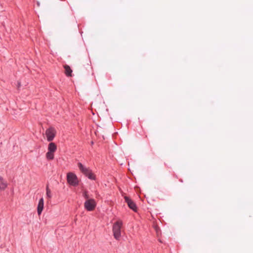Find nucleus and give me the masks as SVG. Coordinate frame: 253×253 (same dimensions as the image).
<instances>
[{
    "mask_svg": "<svg viewBox=\"0 0 253 253\" xmlns=\"http://www.w3.org/2000/svg\"><path fill=\"white\" fill-rule=\"evenodd\" d=\"M123 225V222L121 220L115 222L113 226V232L114 238L118 240L121 237V229Z\"/></svg>",
    "mask_w": 253,
    "mask_h": 253,
    "instance_id": "obj_1",
    "label": "nucleus"
},
{
    "mask_svg": "<svg viewBox=\"0 0 253 253\" xmlns=\"http://www.w3.org/2000/svg\"><path fill=\"white\" fill-rule=\"evenodd\" d=\"M68 183L71 186H77L79 185V180L77 175L72 172H69L67 175Z\"/></svg>",
    "mask_w": 253,
    "mask_h": 253,
    "instance_id": "obj_2",
    "label": "nucleus"
},
{
    "mask_svg": "<svg viewBox=\"0 0 253 253\" xmlns=\"http://www.w3.org/2000/svg\"><path fill=\"white\" fill-rule=\"evenodd\" d=\"M96 206L95 201L93 199H88L84 203V208L87 211H93Z\"/></svg>",
    "mask_w": 253,
    "mask_h": 253,
    "instance_id": "obj_3",
    "label": "nucleus"
},
{
    "mask_svg": "<svg viewBox=\"0 0 253 253\" xmlns=\"http://www.w3.org/2000/svg\"><path fill=\"white\" fill-rule=\"evenodd\" d=\"M56 131L53 127H50L45 131V134L47 137V140L48 142H51L55 136Z\"/></svg>",
    "mask_w": 253,
    "mask_h": 253,
    "instance_id": "obj_4",
    "label": "nucleus"
},
{
    "mask_svg": "<svg viewBox=\"0 0 253 253\" xmlns=\"http://www.w3.org/2000/svg\"><path fill=\"white\" fill-rule=\"evenodd\" d=\"M124 199L126 203H127L128 207L134 212H136L137 207L136 204L131 199L127 196H125Z\"/></svg>",
    "mask_w": 253,
    "mask_h": 253,
    "instance_id": "obj_5",
    "label": "nucleus"
},
{
    "mask_svg": "<svg viewBox=\"0 0 253 253\" xmlns=\"http://www.w3.org/2000/svg\"><path fill=\"white\" fill-rule=\"evenodd\" d=\"M43 206H44V201L43 198H42L40 199L39 201V203L37 207V212L38 214L40 215L43 209Z\"/></svg>",
    "mask_w": 253,
    "mask_h": 253,
    "instance_id": "obj_6",
    "label": "nucleus"
},
{
    "mask_svg": "<svg viewBox=\"0 0 253 253\" xmlns=\"http://www.w3.org/2000/svg\"><path fill=\"white\" fill-rule=\"evenodd\" d=\"M78 166L80 171L84 175H85L90 170L89 168L85 167L80 162L78 163Z\"/></svg>",
    "mask_w": 253,
    "mask_h": 253,
    "instance_id": "obj_7",
    "label": "nucleus"
},
{
    "mask_svg": "<svg viewBox=\"0 0 253 253\" xmlns=\"http://www.w3.org/2000/svg\"><path fill=\"white\" fill-rule=\"evenodd\" d=\"M64 68L65 69V74L66 76L69 77H72V70L70 68V67L68 65H64Z\"/></svg>",
    "mask_w": 253,
    "mask_h": 253,
    "instance_id": "obj_8",
    "label": "nucleus"
},
{
    "mask_svg": "<svg viewBox=\"0 0 253 253\" xmlns=\"http://www.w3.org/2000/svg\"><path fill=\"white\" fill-rule=\"evenodd\" d=\"M57 149V146L55 143L50 142L48 146V151L51 152H54Z\"/></svg>",
    "mask_w": 253,
    "mask_h": 253,
    "instance_id": "obj_9",
    "label": "nucleus"
},
{
    "mask_svg": "<svg viewBox=\"0 0 253 253\" xmlns=\"http://www.w3.org/2000/svg\"><path fill=\"white\" fill-rule=\"evenodd\" d=\"M7 187V183L4 181L2 176H0V189L4 190Z\"/></svg>",
    "mask_w": 253,
    "mask_h": 253,
    "instance_id": "obj_10",
    "label": "nucleus"
},
{
    "mask_svg": "<svg viewBox=\"0 0 253 253\" xmlns=\"http://www.w3.org/2000/svg\"><path fill=\"white\" fill-rule=\"evenodd\" d=\"M86 177H87L89 179L91 180H95V175L92 172V171L90 169V170L87 172L85 175Z\"/></svg>",
    "mask_w": 253,
    "mask_h": 253,
    "instance_id": "obj_11",
    "label": "nucleus"
},
{
    "mask_svg": "<svg viewBox=\"0 0 253 253\" xmlns=\"http://www.w3.org/2000/svg\"><path fill=\"white\" fill-rule=\"evenodd\" d=\"M46 157L48 160H53L54 159V152L48 151L46 154Z\"/></svg>",
    "mask_w": 253,
    "mask_h": 253,
    "instance_id": "obj_12",
    "label": "nucleus"
},
{
    "mask_svg": "<svg viewBox=\"0 0 253 253\" xmlns=\"http://www.w3.org/2000/svg\"><path fill=\"white\" fill-rule=\"evenodd\" d=\"M46 196L47 197V198L48 199H50L51 198L52 196H51V191L49 189V187H48V185L47 184L46 185Z\"/></svg>",
    "mask_w": 253,
    "mask_h": 253,
    "instance_id": "obj_13",
    "label": "nucleus"
},
{
    "mask_svg": "<svg viewBox=\"0 0 253 253\" xmlns=\"http://www.w3.org/2000/svg\"><path fill=\"white\" fill-rule=\"evenodd\" d=\"M83 195H84V197L86 199H88L89 198V196L87 194V192H85L83 193Z\"/></svg>",
    "mask_w": 253,
    "mask_h": 253,
    "instance_id": "obj_14",
    "label": "nucleus"
},
{
    "mask_svg": "<svg viewBox=\"0 0 253 253\" xmlns=\"http://www.w3.org/2000/svg\"><path fill=\"white\" fill-rule=\"evenodd\" d=\"M20 86H21V83H20V82H18L17 83V89H19Z\"/></svg>",
    "mask_w": 253,
    "mask_h": 253,
    "instance_id": "obj_15",
    "label": "nucleus"
}]
</instances>
